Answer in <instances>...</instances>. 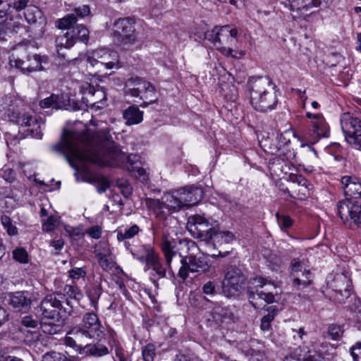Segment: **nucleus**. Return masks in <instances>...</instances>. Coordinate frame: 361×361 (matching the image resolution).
Segmentation results:
<instances>
[{"instance_id":"f257e3e1","label":"nucleus","mask_w":361,"mask_h":361,"mask_svg":"<svg viewBox=\"0 0 361 361\" xmlns=\"http://www.w3.org/2000/svg\"><path fill=\"white\" fill-rule=\"evenodd\" d=\"M52 149L61 154L73 168L76 167L77 161L116 166L123 157L109 134V128L94 133L90 130L82 133L64 130L61 142L54 145Z\"/></svg>"},{"instance_id":"f03ea898","label":"nucleus","mask_w":361,"mask_h":361,"mask_svg":"<svg viewBox=\"0 0 361 361\" xmlns=\"http://www.w3.org/2000/svg\"><path fill=\"white\" fill-rule=\"evenodd\" d=\"M252 107L259 112L274 109L278 104L276 85L269 77L251 78L247 82Z\"/></svg>"},{"instance_id":"7ed1b4c3","label":"nucleus","mask_w":361,"mask_h":361,"mask_svg":"<svg viewBox=\"0 0 361 361\" xmlns=\"http://www.w3.org/2000/svg\"><path fill=\"white\" fill-rule=\"evenodd\" d=\"M156 219L155 223L151 224L149 230L152 231L154 237L159 233L162 235L161 249L164 254L169 273L170 274L172 272L171 262L173 257L177 255V251L175 250L177 240L171 235L172 232L174 231H171L170 228H168L169 221L171 219L166 215L164 212H160L156 215Z\"/></svg>"},{"instance_id":"20e7f679","label":"nucleus","mask_w":361,"mask_h":361,"mask_svg":"<svg viewBox=\"0 0 361 361\" xmlns=\"http://www.w3.org/2000/svg\"><path fill=\"white\" fill-rule=\"evenodd\" d=\"M238 31L230 25L215 27L207 34V38L222 54L233 59H240L245 55V51L233 50L232 46L238 41Z\"/></svg>"},{"instance_id":"39448f33","label":"nucleus","mask_w":361,"mask_h":361,"mask_svg":"<svg viewBox=\"0 0 361 361\" xmlns=\"http://www.w3.org/2000/svg\"><path fill=\"white\" fill-rule=\"evenodd\" d=\"M6 116L8 119L21 127L31 128L28 129L33 137L41 139L42 133L40 126L34 116V113L24 106L21 102L15 99L8 106Z\"/></svg>"},{"instance_id":"423d86ee","label":"nucleus","mask_w":361,"mask_h":361,"mask_svg":"<svg viewBox=\"0 0 361 361\" xmlns=\"http://www.w3.org/2000/svg\"><path fill=\"white\" fill-rule=\"evenodd\" d=\"M62 294H49L40 302L39 308L42 315L49 319L64 320L73 312V306L71 300L66 298Z\"/></svg>"},{"instance_id":"0eeeda50","label":"nucleus","mask_w":361,"mask_h":361,"mask_svg":"<svg viewBox=\"0 0 361 361\" xmlns=\"http://www.w3.org/2000/svg\"><path fill=\"white\" fill-rule=\"evenodd\" d=\"M326 283L324 293L334 302L343 303L350 296L351 281L347 271H332L326 276Z\"/></svg>"},{"instance_id":"6e6552de","label":"nucleus","mask_w":361,"mask_h":361,"mask_svg":"<svg viewBox=\"0 0 361 361\" xmlns=\"http://www.w3.org/2000/svg\"><path fill=\"white\" fill-rule=\"evenodd\" d=\"M267 284H274L270 280L258 276L251 278L247 288V297L252 306L257 310L276 302V296L271 291L264 289Z\"/></svg>"},{"instance_id":"1a4fd4ad","label":"nucleus","mask_w":361,"mask_h":361,"mask_svg":"<svg viewBox=\"0 0 361 361\" xmlns=\"http://www.w3.org/2000/svg\"><path fill=\"white\" fill-rule=\"evenodd\" d=\"M337 209L343 223L350 221L351 228H361V191L350 200L338 202Z\"/></svg>"},{"instance_id":"9d476101","label":"nucleus","mask_w":361,"mask_h":361,"mask_svg":"<svg viewBox=\"0 0 361 361\" xmlns=\"http://www.w3.org/2000/svg\"><path fill=\"white\" fill-rule=\"evenodd\" d=\"M126 94L133 97H140L144 101L141 106L146 107L157 101L154 86L140 77L128 78L126 82Z\"/></svg>"},{"instance_id":"9b49d317","label":"nucleus","mask_w":361,"mask_h":361,"mask_svg":"<svg viewBox=\"0 0 361 361\" xmlns=\"http://www.w3.org/2000/svg\"><path fill=\"white\" fill-rule=\"evenodd\" d=\"M135 21L131 18L118 19L114 24V41L124 49H128L137 41Z\"/></svg>"},{"instance_id":"f8f14e48","label":"nucleus","mask_w":361,"mask_h":361,"mask_svg":"<svg viewBox=\"0 0 361 361\" xmlns=\"http://www.w3.org/2000/svg\"><path fill=\"white\" fill-rule=\"evenodd\" d=\"M342 130L347 142L355 147H361V120L350 112L340 118Z\"/></svg>"},{"instance_id":"ddd939ff","label":"nucleus","mask_w":361,"mask_h":361,"mask_svg":"<svg viewBox=\"0 0 361 361\" xmlns=\"http://www.w3.org/2000/svg\"><path fill=\"white\" fill-rule=\"evenodd\" d=\"M217 225L216 221H209L204 216L195 214L188 219L187 227L195 238L207 243Z\"/></svg>"},{"instance_id":"4468645a","label":"nucleus","mask_w":361,"mask_h":361,"mask_svg":"<svg viewBox=\"0 0 361 361\" xmlns=\"http://www.w3.org/2000/svg\"><path fill=\"white\" fill-rule=\"evenodd\" d=\"M247 277L243 271L235 266L229 267L222 281L223 292L227 297L237 295L245 284Z\"/></svg>"},{"instance_id":"2eb2a0df","label":"nucleus","mask_w":361,"mask_h":361,"mask_svg":"<svg viewBox=\"0 0 361 361\" xmlns=\"http://www.w3.org/2000/svg\"><path fill=\"white\" fill-rule=\"evenodd\" d=\"M180 263L182 265L179 269L178 276L183 281L188 277L189 273H207L210 269L209 259L204 255L183 257Z\"/></svg>"},{"instance_id":"dca6fc26","label":"nucleus","mask_w":361,"mask_h":361,"mask_svg":"<svg viewBox=\"0 0 361 361\" xmlns=\"http://www.w3.org/2000/svg\"><path fill=\"white\" fill-rule=\"evenodd\" d=\"M92 66L100 65L106 69L119 68V56L115 51L106 48L97 49L92 51L87 58Z\"/></svg>"},{"instance_id":"f3484780","label":"nucleus","mask_w":361,"mask_h":361,"mask_svg":"<svg viewBox=\"0 0 361 361\" xmlns=\"http://www.w3.org/2000/svg\"><path fill=\"white\" fill-rule=\"evenodd\" d=\"M43 62H44V58L38 54H25L20 57L12 54L9 58L11 66L20 70L23 74L44 70L42 65Z\"/></svg>"},{"instance_id":"a211bd4d","label":"nucleus","mask_w":361,"mask_h":361,"mask_svg":"<svg viewBox=\"0 0 361 361\" xmlns=\"http://www.w3.org/2000/svg\"><path fill=\"white\" fill-rule=\"evenodd\" d=\"M79 326L92 341H102L105 336V328L102 326L97 314L93 312H86Z\"/></svg>"},{"instance_id":"6ab92c4d","label":"nucleus","mask_w":361,"mask_h":361,"mask_svg":"<svg viewBox=\"0 0 361 361\" xmlns=\"http://www.w3.org/2000/svg\"><path fill=\"white\" fill-rule=\"evenodd\" d=\"M330 135V128L324 116H319L317 120L310 122V128L304 134L305 140L310 144L317 142L323 137H328Z\"/></svg>"},{"instance_id":"aec40b11","label":"nucleus","mask_w":361,"mask_h":361,"mask_svg":"<svg viewBox=\"0 0 361 361\" xmlns=\"http://www.w3.org/2000/svg\"><path fill=\"white\" fill-rule=\"evenodd\" d=\"M91 340L87 334L79 326L71 329L64 338V344L72 348L80 354H82L87 341Z\"/></svg>"},{"instance_id":"412c9836","label":"nucleus","mask_w":361,"mask_h":361,"mask_svg":"<svg viewBox=\"0 0 361 361\" xmlns=\"http://www.w3.org/2000/svg\"><path fill=\"white\" fill-rule=\"evenodd\" d=\"M290 9L295 12L298 18L306 19L313 14L321 4L320 0H287Z\"/></svg>"},{"instance_id":"4be33fe9","label":"nucleus","mask_w":361,"mask_h":361,"mask_svg":"<svg viewBox=\"0 0 361 361\" xmlns=\"http://www.w3.org/2000/svg\"><path fill=\"white\" fill-rule=\"evenodd\" d=\"M178 191L183 207L186 208L197 204L203 197L202 190L195 186L185 187Z\"/></svg>"},{"instance_id":"5701e85b","label":"nucleus","mask_w":361,"mask_h":361,"mask_svg":"<svg viewBox=\"0 0 361 361\" xmlns=\"http://www.w3.org/2000/svg\"><path fill=\"white\" fill-rule=\"evenodd\" d=\"M180 192L176 190L171 193H166L163 197V202H160L159 200H157V204L158 205V210L157 214L162 212L161 209L166 208L171 212H176L182 208H184L182 200L180 197Z\"/></svg>"},{"instance_id":"b1692460","label":"nucleus","mask_w":361,"mask_h":361,"mask_svg":"<svg viewBox=\"0 0 361 361\" xmlns=\"http://www.w3.org/2000/svg\"><path fill=\"white\" fill-rule=\"evenodd\" d=\"M283 361H325L322 354L315 350L304 351L300 348H296Z\"/></svg>"},{"instance_id":"393cba45","label":"nucleus","mask_w":361,"mask_h":361,"mask_svg":"<svg viewBox=\"0 0 361 361\" xmlns=\"http://www.w3.org/2000/svg\"><path fill=\"white\" fill-rule=\"evenodd\" d=\"M81 91L83 94H89L92 97V107L101 109L106 100V94L103 88L97 90L90 83H85L81 86Z\"/></svg>"},{"instance_id":"a878e982","label":"nucleus","mask_w":361,"mask_h":361,"mask_svg":"<svg viewBox=\"0 0 361 361\" xmlns=\"http://www.w3.org/2000/svg\"><path fill=\"white\" fill-rule=\"evenodd\" d=\"M64 94H51L49 97L42 99L39 102V106L42 109L51 107L54 109H68L70 100Z\"/></svg>"},{"instance_id":"bb28decb","label":"nucleus","mask_w":361,"mask_h":361,"mask_svg":"<svg viewBox=\"0 0 361 361\" xmlns=\"http://www.w3.org/2000/svg\"><path fill=\"white\" fill-rule=\"evenodd\" d=\"M8 303L13 308L19 310L30 309L32 300L26 291H17L8 294Z\"/></svg>"},{"instance_id":"cd10ccee","label":"nucleus","mask_w":361,"mask_h":361,"mask_svg":"<svg viewBox=\"0 0 361 361\" xmlns=\"http://www.w3.org/2000/svg\"><path fill=\"white\" fill-rule=\"evenodd\" d=\"M341 187L347 200L351 199L361 191V183L355 176H344L341 179Z\"/></svg>"},{"instance_id":"c85d7f7f","label":"nucleus","mask_w":361,"mask_h":361,"mask_svg":"<svg viewBox=\"0 0 361 361\" xmlns=\"http://www.w3.org/2000/svg\"><path fill=\"white\" fill-rule=\"evenodd\" d=\"M211 235V238L207 241V243L212 245L214 249L219 248L224 243H231L235 238L234 234L231 231H220L218 225Z\"/></svg>"},{"instance_id":"c756f323","label":"nucleus","mask_w":361,"mask_h":361,"mask_svg":"<svg viewBox=\"0 0 361 361\" xmlns=\"http://www.w3.org/2000/svg\"><path fill=\"white\" fill-rule=\"evenodd\" d=\"M127 169L128 171L135 172L137 178L142 183H147L149 177L145 169L141 166L140 157L137 154H130L127 158Z\"/></svg>"},{"instance_id":"7c9ffc66","label":"nucleus","mask_w":361,"mask_h":361,"mask_svg":"<svg viewBox=\"0 0 361 361\" xmlns=\"http://www.w3.org/2000/svg\"><path fill=\"white\" fill-rule=\"evenodd\" d=\"M24 16L26 21L30 24L35 25L42 30L45 25V19L42 16L40 9L33 5H30L27 7L26 11L24 12Z\"/></svg>"},{"instance_id":"2f4dec72","label":"nucleus","mask_w":361,"mask_h":361,"mask_svg":"<svg viewBox=\"0 0 361 361\" xmlns=\"http://www.w3.org/2000/svg\"><path fill=\"white\" fill-rule=\"evenodd\" d=\"M145 263L147 269H152L159 278L161 279L166 277V268L162 265L158 253L152 255L149 252V255L148 254L147 256V262Z\"/></svg>"},{"instance_id":"473e14b6","label":"nucleus","mask_w":361,"mask_h":361,"mask_svg":"<svg viewBox=\"0 0 361 361\" xmlns=\"http://www.w3.org/2000/svg\"><path fill=\"white\" fill-rule=\"evenodd\" d=\"M23 29V26L18 21H14L11 18H6L0 23V36L4 39L5 36L11 37Z\"/></svg>"},{"instance_id":"72a5a7b5","label":"nucleus","mask_w":361,"mask_h":361,"mask_svg":"<svg viewBox=\"0 0 361 361\" xmlns=\"http://www.w3.org/2000/svg\"><path fill=\"white\" fill-rule=\"evenodd\" d=\"M123 117L128 126L136 125L143 120V112L135 106H130L123 113Z\"/></svg>"},{"instance_id":"f704fd0d","label":"nucleus","mask_w":361,"mask_h":361,"mask_svg":"<svg viewBox=\"0 0 361 361\" xmlns=\"http://www.w3.org/2000/svg\"><path fill=\"white\" fill-rule=\"evenodd\" d=\"M67 32L74 44L78 41L86 43L89 39V30L83 25H76Z\"/></svg>"},{"instance_id":"c9c22d12","label":"nucleus","mask_w":361,"mask_h":361,"mask_svg":"<svg viewBox=\"0 0 361 361\" xmlns=\"http://www.w3.org/2000/svg\"><path fill=\"white\" fill-rule=\"evenodd\" d=\"M55 45L59 56L65 59V54L62 52L63 49H68L72 47L74 44L73 41L69 37L67 31L65 33L60 34L55 39Z\"/></svg>"},{"instance_id":"e433bc0d","label":"nucleus","mask_w":361,"mask_h":361,"mask_svg":"<svg viewBox=\"0 0 361 361\" xmlns=\"http://www.w3.org/2000/svg\"><path fill=\"white\" fill-rule=\"evenodd\" d=\"M102 341H97L96 343L94 344H86L85 353L86 355H90L96 357H100L105 356L109 353V350L106 346L103 345Z\"/></svg>"},{"instance_id":"4c0bfd02","label":"nucleus","mask_w":361,"mask_h":361,"mask_svg":"<svg viewBox=\"0 0 361 361\" xmlns=\"http://www.w3.org/2000/svg\"><path fill=\"white\" fill-rule=\"evenodd\" d=\"M267 314L261 319L260 328L263 331H267L271 329V322L279 312L278 305H271L267 309Z\"/></svg>"},{"instance_id":"58836bf2","label":"nucleus","mask_w":361,"mask_h":361,"mask_svg":"<svg viewBox=\"0 0 361 361\" xmlns=\"http://www.w3.org/2000/svg\"><path fill=\"white\" fill-rule=\"evenodd\" d=\"M149 252L152 255L157 254L154 247L150 245H142L139 249L132 250V255L141 262H147V256L148 254L149 255Z\"/></svg>"},{"instance_id":"ea45409f","label":"nucleus","mask_w":361,"mask_h":361,"mask_svg":"<svg viewBox=\"0 0 361 361\" xmlns=\"http://www.w3.org/2000/svg\"><path fill=\"white\" fill-rule=\"evenodd\" d=\"M78 21L75 13H69L56 21V27L61 30H70Z\"/></svg>"},{"instance_id":"a19ab883","label":"nucleus","mask_w":361,"mask_h":361,"mask_svg":"<svg viewBox=\"0 0 361 361\" xmlns=\"http://www.w3.org/2000/svg\"><path fill=\"white\" fill-rule=\"evenodd\" d=\"M96 258L99 266L104 271H108L114 267V257L113 254L106 255H105V254H99V256H97Z\"/></svg>"},{"instance_id":"79ce46f5","label":"nucleus","mask_w":361,"mask_h":361,"mask_svg":"<svg viewBox=\"0 0 361 361\" xmlns=\"http://www.w3.org/2000/svg\"><path fill=\"white\" fill-rule=\"evenodd\" d=\"M140 229L136 224L132 225L130 227L126 228L123 231H119L117 233V239L119 242L123 240H129L137 235Z\"/></svg>"},{"instance_id":"37998d69","label":"nucleus","mask_w":361,"mask_h":361,"mask_svg":"<svg viewBox=\"0 0 361 361\" xmlns=\"http://www.w3.org/2000/svg\"><path fill=\"white\" fill-rule=\"evenodd\" d=\"M102 293L101 285H94L92 286L87 291V296L90 300L91 306L94 308L97 307L99 298Z\"/></svg>"},{"instance_id":"c03bdc74","label":"nucleus","mask_w":361,"mask_h":361,"mask_svg":"<svg viewBox=\"0 0 361 361\" xmlns=\"http://www.w3.org/2000/svg\"><path fill=\"white\" fill-rule=\"evenodd\" d=\"M42 331L49 335H54L62 331L63 326L59 324H54L52 322H41L40 324Z\"/></svg>"},{"instance_id":"a18cd8bd","label":"nucleus","mask_w":361,"mask_h":361,"mask_svg":"<svg viewBox=\"0 0 361 361\" xmlns=\"http://www.w3.org/2000/svg\"><path fill=\"white\" fill-rule=\"evenodd\" d=\"M312 274L309 270L305 269L304 273L302 274L301 276H297L293 279V285L295 286H302L303 288L309 286L312 282Z\"/></svg>"},{"instance_id":"49530a36","label":"nucleus","mask_w":361,"mask_h":361,"mask_svg":"<svg viewBox=\"0 0 361 361\" xmlns=\"http://www.w3.org/2000/svg\"><path fill=\"white\" fill-rule=\"evenodd\" d=\"M349 309L355 313V317L357 322L361 323V300L355 296L351 298Z\"/></svg>"},{"instance_id":"de8ad7c7","label":"nucleus","mask_w":361,"mask_h":361,"mask_svg":"<svg viewBox=\"0 0 361 361\" xmlns=\"http://www.w3.org/2000/svg\"><path fill=\"white\" fill-rule=\"evenodd\" d=\"M63 291L71 300L74 299L78 302L82 298V294L77 286L66 285Z\"/></svg>"},{"instance_id":"09e8293b","label":"nucleus","mask_w":361,"mask_h":361,"mask_svg":"<svg viewBox=\"0 0 361 361\" xmlns=\"http://www.w3.org/2000/svg\"><path fill=\"white\" fill-rule=\"evenodd\" d=\"M344 329L343 326L331 324L328 327V334L333 340L340 339L343 334Z\"/></svg>"},{"instance_id":"8fccbe9b","label":"nucleus","mask_w":361,"mask_h":361,"mask_svg":"<svg viewBox=\"0 0 361 361\" xmlns=\"http://www.w3.org/2000/svg\"><path fill=\"white\" fill-rule=\"evenodd\" d=\"M13 258L22 264H26L29 261L27 252L23 247H17L13 252Z\"/></svg>"},{"instance_id":"3c124183","label":"nucleus","mask_w":361,"mask_h":361,"mask_svg":"<svg viewBox=\"0 0 361 361\" xmlns=\"http://www.w3.org/2000/svg\"><path fill=\"white\" fill-rule=\"evenodd\" d=\"M142 355L144 361H154L156 355L154 345L152 343L145 345L142 349Z\"/></svg>"},{"instance_id":"603ef678","label":"nucleus","mask_w":361,"mask_h":361,"mask_svg":"<svg viewBox=\"0 0 361 361\" xmlns=\"http://www.w3.org/2000/svg\"><path fill=\"white\" fill-rule=\"evenodd\" d=\"M1 221L9 235H15L18 233V228L16 226L13 225L9 216L3 215L1 218Z\"/></svg>"},{"instance_id":"864d4df0","label":"nucleus","mask_w":361,"mask_h":361,"mask_svg":"<svg viewBox=\"0 0 361 361\" xmlns=\"http://www.w3.org/2000/svg\"><path fill=\"white\" fill-rule=\"evenodd\" d=\"M42 361H71L65 355L61 353L51 352L44 354Z\"/></svg>"},{"instance_id":"5fc2aeb1","label":"nucleus","mask_w":361,"mask_h":361,"mask_svg":"<svg viewBox=\"0 0 361 361\" xmlns=\"http://www.w3.org/2000/svg\"><path fill=\"white\" fill-rule=\"evenodd\" d=\"M12 11V0H0V18L7 16Z\"/></svg>"},{"instance_id":"6e6d98bb","label":"nucleus","mask_w":361,"mask_h":361,"mask_svg":"<svg viewBox=\"0 0 361 361\" xmlns=\"http://www.w3.org/2000/svg\"><path fill=\"white\" fill-rule=\"evenodd\" d=\"M68 276L73 280H78L86 276L85 267H75L68 271Z\"/></svg>"},{"instance_id":"4d7b16f0","label":"nucleus","mask_w":361,"mask_h":361,"mask_svg":"<svg viewBox=\"0 0 361 361\" xmlns=\"http://www.w3.org/2000/svg\"><path fill=\"white\" fill-rule=\"evenodd\" d=\"M103 338L108 339L107 343L111 348H116V354L118 355L119 353V348H118V341L115 336V333L110 331L107 333L105 332V336Z\"/></svg>"},{"instance_id":"13d9d810","label":"nucleus","mask_w":361,"mask_h":361,"mask_svg":"<svg viewBox=\"0 0 361 361\" xmlns=\"http://www.w3.org/2000/svg\"><path fill=\"white\" fill-rule=\"evenodd\" d=\"M57 225V219L53 216H51L48 217L44 222L42 224V229L44 231L46 232H51L54 231Z\"/></svg>"},{"instance_id":"bf43d9fd","label":"nucleus","mask_w":361,"mask_h":361,"mask_svg":"<svg viewBox=\"0 0 361 361\" xmlns=\"http://www.w3.org/2000/svg\"><path fill=\"white\" fill-rule=\"evenodd\" d=\"M277 222L281 227L287 228L291 226L293 221L289 216L281 215L279 212L276 214Z\"/></svg>"},{"instance_id":"052dcab7","label":"nucleus","mask_w":361,"mask_h":361,"mask_svg":"<svg viewBox=\"0 0 361 361\" xmlns=\"http://www.w3.org/2000/svg\"><path fill=\"white\" fill-rule=\"evenodd\" d=\"M95 257L99 256V254L110 255L112 254L109 245L106 242L99 243V244L94 247Z\"/></svg>"},{"instance_id":"680f3d73","label":"nucleus","mask_w":361,"mask_h":361,"mask_svg":"<svg viewBox=\"0 0 361 361\" xmlns=\"http://www.w3.org/2000/svg\"><path fill=\"white\" fill-rule=\"evenodd\" d=\"M353 361H361V341L356 342L350 349Z\"/></svg>"},{"instance_id":"e2e57ef3","label":"nucleus","mask_w":361,"mask_h":361,"mask_svg":"<svg viewBox=\"0 0 361 361\" xmlns=\"http://www.w3.org/2000/svg\"><path fill=\"white\" fill-rule=\"evenodd\" d=\"M24 138V136L23 135H13L11 133H8L6 135V142L7 144V146L8 147H16L21 140Z\"/></svg>"},{"instance_id":"0e129e2a","label":"nucleus","mask_w":361,"mask_h":361,"mask_svg":"<svg viewBox=\"0 0 361 361\" xmlns=\"http://www.w3.org/2000/svg\"><path fill=\"white\" fill-rule=\"evenodd\" d=\"M216 283L212 281H209L205 283L202 286V292L207 295H214L216 294Z\"/></svg>"},{"instance_id":"69168bd1","label":"nucleus","mask_w":361,"mask_h":361,"mask_svg":"<svg viewBox=\"0 0 361 361\" xmlns=\"http://www.w3.org/2000/svg\"><path fill=\"white\" fill-rule=\"evenodd\" d=\"M30 0H12L13 10H16V11H20L22 10L26 11L27 7L30 5Z\"/></svg>"},{"instance_id":"338daca9","label":"nucleus","mask_w":361,"mask_h":361,"mask_svg":"<svg viewBox=\"0 0 361 361\" xmlns=\"http://www.w3.org/2000/svg\"><path fill=\"white\" fill-rule=\"evenodd\" d=\"M291 270L294 272L302 271L305 267V260L300 258H295L292 260L290 264Z\"/></svg>"},{"instance_id":"774afa93","label":"nucleus","mask_w":361,"mask_h":361,"mask_svg":"<svg viewBox=\"0 0 361 361\" xmlns=\"http://www.w3.org/2000/svg\"><path fill=\"white\" fill-rule=\"evenodd\" d=\"M74 12L75 16L77 15L80 18L88 16L91 13L90 8L87 5H82L77 8H75Z\"/></svg>"}]
</instances>
